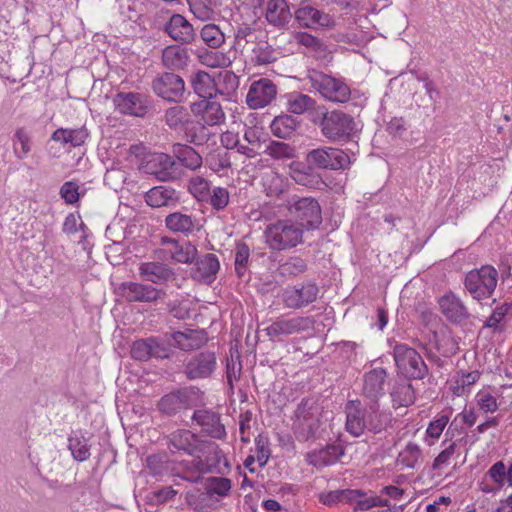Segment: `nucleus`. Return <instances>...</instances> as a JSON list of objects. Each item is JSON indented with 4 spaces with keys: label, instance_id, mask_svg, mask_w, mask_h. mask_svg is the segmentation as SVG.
<instances>
[{
    "label": "nucleus",
    "instance_id": "f257e3e1",
    "mask_svg": "<svg viewBox=\"0 0 512 512\" xmlns=\"http://www.w3.org/2000/svg\"><path fill=\"white\" fill-rule=\"evenodd\" d=\"M346 430L355 437L361 436L366 429L379 433L385 429L388 417L373 403L369 411L358 400H351L345 406Z\"/></svg>",
    "mask_w": 512,
    "mask_h": 512
},
{
    "label": "nucleus",
    "instance_id": "f03ea898",
    "mask_svg": "<svg viewBox=\"0 0 512 512\" xmlns=\"http://www.w3.org/2000/svg\"><path fill=\"white\" fill-rule=\"evenodd\" d=\"M266 245L277 251L296 247L302 243L303 228L289 219L277 220L267 225L264 230Z\"/></svg>",
    "mask_w": 512,
    "mask_h": 512
},
{
    "label": "nucleus",
    "instance_id": "7ed1b4c3",
    "mask_svg": "<svg viewBox=\"0 0 512 512\" xmlns=\"http://www.w3.org/2000/svg\"><path fill=\"white\" fill-rule=\"evenodd\" d=\"M318 123L322 135L330 141H341L350 138L355 130L353 117L340 110L324 111Z\"/></svg>",
    "mask_w": 512,
    "mask_h": 512
},
{
    "label": "nucleus",
    "instance_id": "20e7f679",
    "mask_svg": "<svg viewBox=\"0 0 512 512\" xmlns=\"http://www.w3.org/2000/svg\"><path fill=\"white\" fill-rule=\"evenodd\" d=\"M308 80L311 86L328 101L345 103L350 99V88L340 79L312 70L308 73Z\"/></svg>",
    "mask_w": 512,
    "mask_h": 512
},
{
    "label": "nucleus",
    "instance_id": "39448f33",
    "mask_svg": "<svg viewBox=\"0 0 512 512\" xmlns=\"http://www.w3.org/2000/svg\"><path fill=\"white\" fill-rule=\"evenodd\" d=\"M498 280L497 270L490 266H482L480 269L469 271L465 276V288L476 300L491 297Z\"/></svg>",
    "mask_w": 512,
    "mask_h": 512
},
{
    "label": "nucleus",
    "instance_id": "423d86ee",
    "mask_svg": "<svg viewBox=\"0 0 512 512\" xmlns=\"http://www.w3.org/2000/svg\"><path fill=\"white\" fill-rule=\"evenodd\" d=\"M321 407L312 399L303 400L295 411L293 429L303 440L314 436L320 427Z\"/></svg>",
    "mask_w": 512,
    "mask_h": 512
},
{
    "label": "nucleus",
    "instance_id": "0eeeda50",
    "mask_svg": "<svg viewBox=\"0 0 512 512\" xmlns=\"http://www.w3.org/2000/svg\"><path fill=\"white\" fill-rule=\"evenodd\" d=\"M286 208L294 216L301 228L312 229L317 227L321 221V208L316 199L312 197H290L286 202Z\"/></svg>",
    "mask_w": 512,
    "mask_h": 512
},
{
    "label": "nucleus",
    "instance_id": "6e6552de",
    "mask_svg": "<svg viewBox=\"0 0 512 512\" xmlns=\"http://www.w3.org/2000/svg\"><path fill=\"white\" fill-rule=\"evenodd\" d=\"M393 356L399 372L405 377L422 379L427 374L428 369L421 355L406 344H396Z\"/></svg>",
    "mask_w": 512,
    "mask_h": 512
},
{
    "label": "nucleus",
    "instance_id": "1a4fd4ad",
    "mask_svg": "<svg viewBox=\"0 0 512 512\" xmlns=\"http://www.w3.org/2000/svg\"><path fill=\"white\" fill-rule=\"evenodd\" d=\"M306 161L309 165L329 170L345 169L350 164L348 154L333 147H320L309 151Z\"/></svg>",
    "mask_w": 512,
    "mask_h": 512
},
{
    "label": "nucleus",
    "instance_id": "9d476101",
    "mask_svg": "<svg viewBox=\"0 0 512 512\" xmlns=\"http://www.w3.org/2000/svg\"><path fill=\"white\" fill-rule=\"evenodd\" d=\"M162 246L158 251V257L162 260L170 259L176 263L190 264L198 254L196 246L189 241L162 238Z\"/></svg>",
    "mask_w": 512,
    "mask_h": 512
},
{
    "label": "nucleus",
    "instance_id": "9b49d317",
    "mask_svg": "<svg viewBox=\"0 0 512 512\" xmlns=\"http://www.w3.org/2000/svg\"><path fill=\"white\" fill-rule=\"evenodd\" d=\"M117 293L128 302L154 303L163 299L165 292L149 284L139 282H123L117 288Z\"/></svg>",
    "mask_w": 512,
    "mask_h": 512
},
{
    "label": "nucleus",
    "instance_id": "f8f14e48",
    "mask_svg": "<svg viewBox=\"0 0 512 512\" xmlns=\"http://www.w3.org/2000/svg\"><path fill=\"white\" fill-rule=\"evenodd\" d=\"M504 486L512 488V462L506 466L503 461H498L485 474L480 489L484 493H493Z\"/></svg>",
    "mask_w": 512,
    "mask_h": 512
},
{
    "label": "nucleus",
    "instance_id": "ddd939ff",
    "mask_svg": "<svg viewBox=\"0 0 512 512\" xmlns=\"http://www.w3.org/2000/svg\"><path fill=\"white\" fill-rule=\"evenodd\" d=\"M153 91L167 101L178 102L184 95L183 79L174 73H163L154 79Z\"/></svg>",
    "mask_w": 512,
    "mask_h": 512
},
{
    "label": "nucleus",
    "instance_id": "4468645a",
    "mask_svg": "<svg viewBox=\"0 0 512 512\" xmlns=\"http://www.w3.org/2000/svg\"><path fill=\"white\" fill-rule=\"evenodd\" d=\"M173 158L166 153H150L140 165V169L149 175L155 176L161 181H167L173 177Z\"/></svg>",
    "mask_w": 512,
    "mask_h": 512
},
{
    "label": "nucleus",
    "instance_id": "2eb2a0df",
    "mask_svg": "<svg viewBox=\"0 0 512 512\" xmlns=\"http://www.w3.org/2000/svg\"><path fill=\"white\" fill-rule=\"evenodd\" d=\"M277 95L276 85L267 78L254 81L246 95V103L251 109H260L269 105Z\"/></svg>",
    "mask_w": 512,
    "mask_h": 512
},
{
    "label": "nucleus",
    "instance_id": "dca6fc26",
    "mask_svg": "<svg viewBox=\"0 0 512 512\" xmlns=\"http://www.w3.org/2000/svg\"><path fill=\"white\" fill-rule=\"evenodd\" d=\"M295 19L300 26L309 29H331L335 26V19L313 6L303 5L295 11Z\"/></svg>",
    "mask_w": 512,
    "mask_h": 512
},
{
    "label": "nucleus",
    "instance_id": "f3484780",
    "mask_svg": "<svg viewBox=\"0 0 512 512\" xmlns=\"http://www.w3.org/2000/svg\"><path fill=\"white\" fill-rule=\"evenodd\" d=\"M311 322L309 318L292 317L278 318L264 330L270 339H281L294 333H299L309 328Z\"/></svg>",
    "mask_w": 512,
    "mask_h": 512
},
{
    "label": "nucleus",
    "instance_id": "a211bd4d",
    "mask_svg": "<svg viewBox=\"0 0 512 512\" xmlns=\"http://www.w3.org/2000/svg\"><path fill=\"white\" fill-rule=\"evenodd\" d=\"M318 288L308 283L301 286L287 287L282 293V301L288 308L297 309L316 300Z\"/></svg>",
    "mask_w": 512,
    "mask_h": 512
},
{
    "label": "nucleus",
    "instance_id": "6ab92c4d",
    "mask_svg": "<svg viewBox=\"0 0 512 512\" xmlns=\"http://www.w3.org/2000/svg\"><path fill=\"white\" fill-rule=\"evenodd\" d=\"M114 104L120 113L136 117H143L148 110L145 97L139 93H118L114 97Z\"/></svg>",
    "mask_w": 512,
    "mask_h": 512
},
{
    "label": "nucleus",
    "instance_id": "aec40b11",
    "mask_svg": "<svg viewBox=\"0 0 512 512\" xmlns=\"http://www.w3.org/2000/svg\"><path fill=\"white\" fill-rule=\"evenodd\" d=\"M138 271L143 281L154 284H165L175 278L174 270L161 262H142L139 264Z\"/></svg>",
    "mask_w": 512,
    "mask_h": 512
},
{
    "label": "nucleus",
    "instance_id": "412c9836",
    "mask_svg": "<svg viewBox=\"0 0 512 512\" xmlns=\"http://www.w3.org/2000/svg\"><path fill=\"white\" fill-rule=\"evenodd\" d=\"M191 111L209 126L219 125L225 120V113L218 102L202 99L191 104Z\"/></svg>",
    "mask_w": 512,
    "mask_h": 512
},
{
    "label": "nucleus",
    "instance_id": "4be33fe9",
    "mask_svg": "<svg viewBox=\"0 0 512 512\" xmlns=\"http://www.w3.org/2000/svg\"><path fill=\"white\" fill-rule=\"evenodd\" d=\"M131 356L139 361H147L152 357L163 359L169 356V351L166 346L158 342L155 338H148L133 343Z\"/></svg>",
    "mask_w": 512,
    "mask_h": 512
},
{
    "label": "nucleus",
    "instance_id": "5701e85b",
    "mask_svg": "<svg viewBox=\"0 0 512 512\" xmlns=\"http://www.w3.org/2000/svg\"><path fill=\"white\" fill-rule=\"evenodd\" d=\"M440 310L452 322L462 323L469 317L468 310L461 299L452 292L444 294L439 299Z\"/></svg>",
    "mask_w": 512,
    "mask_h": 512
},
{
    "label": "nucleus",
    "instance_id": "b1692460",
    "mask_svg": "<svg viewBox=\"0 0 512 512\" xmlns=\"http://www.w3.org/2000/svg\"><path fill=\"white\" fill-rule=\"evenodd\" d=\"M165 31L174 41L180 43H191L196 36L192 24L180 14L171 16L166 24Z\"/></svg>",
    "mask_w": 512,
    "mask_h": 512
},
{
    "label": "nucleus",
    "instance_id": "393cba45",
    "mask_svg": "<svg viewBox=\"0 0 512 512\" xmlns=\"http://www.w3.org/2000/svg\"><path fill=\"white\" fill-rule=\"evenodd\" d=\"M216 367V357L213 352H203L196 355L186 366V374L190 379L210 376Z\"/></svg>",
    "mask_w": 512,
    "mask_h": 512
},
{
    "label": "nucleus",
    "instance_id": "a878e982",
    "mask_svg": "<svg viewBox=\"0 0 512 512\" xmlns=\"http://www.w3.org/2000/svg\"><path fill=\"white\" fill-rule=\"evenodd\" d=\"M89 136V130L83 125L74 128H58L52 133L51 140L75 148L84 145Z\"/></svg>",
    "mask_w": 512,
    "mask_h": 512
},
{
    "label": "nucleus",
    "instance_id": "bb28decb",
    "mask_svg": "<svg viewBox=\"0 0 512 512\" xmlns=\"http://www.w3.org/2000/svg\"><path fill=\"white\" fill-rule=\"evenodd\" d=\"M386 371L375 368L364 375L363 394L376 403L385 394Z\"/></svg>",
    "mask_w": 512,
    "mask_h": 512
},
{
    "label": "nucleus",
    "instance_id": "cd10ccee",
    "mask_svg": "<svg viewBox=\"0 0 512 512\" xmlns=\"http://www.w3.org/2000/svg\"><path fill=\"white\" fill-rule=\"evenodd\" d=\"M192 419L213 438L221 439L226 435L225 427L220 423V417L217 413L202 409L196 410Z\"/></svg>",
    "mask_w": 512,
    "mask_h": 512
},
{
    "label": "nucleus",
    "instance_id": "c85d7f7f",
    "mask_svg": "<svg viewBox=\"0 0 512 512\" xmlns=\"http://www.w3.org/2000/svg\"><path fill=\"white\" fill-rule=\"evenodd\" d=\"M172 345L189 351L202 347L207 342V335L203 330L176 331L171 334Z\"/></svg>",
    "mask_w": 512,
    "mask_h": 512
},
{
    "label": "nucleus",
    "instance_id": "c756f323",
    "mask_svg": "<svg viewBox=\"0 0 512 512\" xmlns=\"http://www.w3.org/2000/svg\"><path fill=\"white\" fill-rule=\"evenodd\" d=\"M311 166H306L300 162H293L290 164V176L300 185L319 189L324 185V182Z\"/></svg>",
    "mask_w": 512,
    "mask_h": 512
},
{
    "label": "nucleus",
    "instance_id": "7c9ffc66",
    "mask_svg": "<svg viewBox=\"0 0 512 512\" xmlns=\"http://www.w3.org/2000/svg\"><path fill=\"white\" fill-rule=\"evenodd\" d=\"M292 15L285 0H268L265 8V18L270 25L284 27Z\"/></svg>",
    "mask_w": 512,
    "mask_h": 512
},
{
    "label": "nucleus",
    "instance_id": "2f4dec72",
    "mask_svg": "<svg viewBox=\"0 0 512 512\" xmlns=\"http://www.w3.org/2000/svg\"><path fill=\"white\" fill-rule=\"evenodd\" d=\"M219 261L216 255L206 254L195 264L191 275L197 281L211 282L219 270Z\"/></svg>",
    "mask_w": 512,
    "mask_h": 512
},
{
    "label": "nucleus",
    "instance_id": "473e14b6",
    "mask_svg": "<svg viewBox=\"0 0 512 512\" xmlns=\"http://www.w3.org/2000/svg\"><path fill=\"white\" fill-rule=\"evenodd\" d=\"M170 445L177 451L193 454L200 449L201 441L189 430H177L171 433Z\"/></svg>",
    "mask_w": 512,
    "mask_h": 512
},
{
    "label": "nucleus",
    "instance_id": "72a5a7b5",
    "mask_svg": "<svg viewBox=\"0 0 512 512\" xmlns=\"http://www.w3.org/2000/svg\"><path fill=\"white\" fill-rule=\"evenodd\" d=\"M146 203L154 208L176 204L178 197L174 189L167 186H156L145 194Z\"/></svg>",
    "mask_w": 512,
    "mask_h": 512
},
{
    "label": "nucleus",
    "instance_id": "f704fd0d",
    "mask_svg": "<svg viewBox=\"0 0 512 512\" xmlns=\"http://www.w3.org/2000/svg\"><path fill=\"white\" fill-rule=\"evenodd\" d=\"M165 225L172 232L187 235L195 230L197 220L191 214L174 212L166 216Z\"/></svg>",
    "mask_w": 512,
    "mask_h": 512
},
{
    "label": "nucleus",
    "instance_id": "c9c22d12",
    "mask_svg": "<svg viewBox=\"0 0 512 512\" xmlns=\"http://www.w3.org/2000/svg\"><path fill=\"white\" fill-rule=\"evenodd\" d=\"M343 454V449L339 445H329L318 451L309 453L307 461L315 467L331 465L338 461Z\"/></svg>",
    "mask_w": 512,
    "mask_h": 512
},
{
    "label": "nucleus",
    "instance_id": "e433bc0d",
    "mask_svg": "<svg viewBox=\"0 0 512 512\" xmlns=\"http://www.w3.org/2000/svg\"><path fill=\"white\" fill-rule=\"evenodd\" d=\"M191 84L195 93L203 99L213 97L219 90L216 81L204 71L196 72L191 79Z\"/></svg>",
    "mask_w": 512,
    "mask_h": 512
},
{
    "label": "nucleus",
    "instance_id": "4c0bfd02",
    "mask_svg": "<svg viewBox=\"0 0 512 512\" xmlns=\"http://www.w3.org/2000/svg\"><path fill=\"white\" fill-rule=\"evenodd\" d=\"M189 61V54L186 48L171 45L166 47L162 53L163 64L170 69L184 68Z\"/></svg>",
    "mask_w": 512,
    "mask_h": 512
},
{
    "label": "nucleus",
    "instance_id": "58836bf2",
    "mask_svg": "<svg viewBox=\"0 0 512 512\" xmlns=\"http://www.w3.org/2000/svg\"><path fill=\"white\" fill-rule=\"evenodd\" d=\"M286 98L287 111L296 115H301L313 109L316 105V101L313 98L300 92L290 93Z\"/></svg>",
    "mask_w": 512,
    "mask_h": 512
},
{
    "label": "nucleus",
    "instance_id": "ea45409f",
    "mask_svg": "<svg viewBox=\"0 0 512 512\" xmlns=\"http://www.w3.org/2000/svg\"><path fill=\"white\" fill-rule=\"evenodd\" d=\"M264 133L258 127H248L244 132V139L248 145H240L239 152L252 158L256 155V149L260 148Z\"/></svg>",
    "mask_w": 512,
    "mask_h": 512
},
{
    "label": "nucleus",
    "instance_id": "a19ab883",
    "mask_svg": "<svg viewBox=\"0 0 512 512\" xmlns=\"http://www.w3.org/2000/svg\"><path fill=\"white\" fill-rule=\"evenodd\" d=\"M173 153L185 167L190 169H196L202 164L201 156L190 146L175 144Z\"/></svg>",
    "mask_w": 512,
    "mask_h": 512
},
{
    "label": "nucleus",
    "instance_id": "79ce46f5",
    "mask_svg": "<svg viewBox=\"0 0 512 512\" xmlns=\"http://www.w3.org/2000/svg\"><path fill=\"white\" fill-rule=\"evenodd\" d=\"M262 183L268 196H279L287 188L286 179L273 170L263 175Z\"/></svg>",
    "mask_w": 512,
    "mask_h": 512
},
{
    "label": "nucleus",
    "instance_id": "37998d69",
    "mask_svg": "<svg viewBox=\"0 0 512 512\" xmlns=\"http://www.w3.org/2000/svg\"><path fill=\"white\" fill-rule=\"evenodd\" d=\"M475 400L479 410L483 413H495L505 404L503 399H498V397L488 389L480 390L476 394Z\"/></svg>",
    "mask_w": 512,
    "mask_h": 512
},
{
    "label": "nucleus",
    "instance_id": "c03bdc74",
    "mask_svg": "<svg viewBox=\"0 0 512 512\" xmlns=\"http://www.w3.org/2000/svg\"><path fill=\"white\" fill-rule=\"evenodd\" d=\"M32 142L29 132L25 128H18L14 133L13 152L17 159L23 160L31 152Z\"/></svg>",
    "mask_w": 512,
    "mask_h": 512
},
{
    "label": "nucleus",
    "instance_id": "a18cd8bd",
    "mask_svg": "<svg viewBox=\"0 0 512 512\" xmlns=\"http://www.w3.org/2000/svg\"><path fill=\"white\" fill-rule=\"evenodd\" d=\"M479 377L478 371L457 375L451 384V391L456 396H464L470 392L471 386L479 380Z\"/></svg>",
    "mask_w": 512,
    "mask_h": 512
},
{
    "label": "nucleus",
    "instance_id": "49530a36",
    "mask_svg": "<svg viewBox=\"0 0 512 512\" xmlns=\"http://www.w3.org/2000/svg\"><path fill=\"white\" fill-rule=\"evenodd\" d=\"M232 482L225 477H209L205 481L207 496L227 497L230 494Z\"/></svg>",
    "mask_w": 512,
    "mask_h": 512
},
{
    "label": "nucleus",
    "instance_id": "de8ad7c7",
    "mask_svg": "<svg viewBox=\"0 0 512 512\" xmlns=\"http://www.w3.org/2000/svg\"><path fill=\"white\" fill-rule=\"evenodd\" d=\"M422 456L419 445L408 442L405 448L399 453L397 462L405 468L413 469L418 464Z\"/></svg>",
    "mask_w": 512,
    "mask_h": 512
},
{
    "label": "nucleus",
    "instance_id": "09e8293b",
    "mask_svg": "<svg viewBox=\"0 0 512 512\" xmlns=\"http://www.w3.org/2000/svg\"><path fill=\"white\" fill-rule=\"evenodd\" d=\"M391 396L394 406L396 407H407L411 405L415 399L414 390L407 382L397 384L394 387Z\"/></svg>",
    "mask_w": 512,
    "mask_h": 512
},
{
    "label": "nucleus",
    "instance_id": "8fccbe9b",
    "mask_svg": "<svg viewBox=\"0 0 512 512\" xmlns=\"http://www.w3.org/2000/svg\"><path fill=\"white\" fill-rule=\"evenodd\" d=\"M200 37L210 48L216 49L225 43V35L215 24H206L200 31Z\"/></svg>",
    "mask_w": 512,
    "mask_h": 512
},
{
    "label": "nucleus",
    "instance_id": "3c124183",
    "mask_svg": "<svg viewBox=\"0 0 512 512\" xmlns=\"http://www.w3.org/2000/svg\"><path fill=\"white\" fill-rule=\"evenodd\" d=\"M297 121L290 115H280L272 121L271 129L279 138L288 137L296 128Z\"/></svg>",
    "mask_w": 512,
    "mask_h": 512
},
{
    "label": "nucleus",
    "instance_id": "603ef678",
    "mask_svg": "<svg viewBox=\"0 0 512 512\" xmlns=\"http://www.w3.org/2000/svg\"><path fill=\"white\" fill-rule=\"evenodd\" d=\"M358 496H360L359 490H338L321 494L320 501L324 505L331 506L339 502L351 503Z\"/></svg>",
    "mask_w": 512,
    "mask_h": 512
},
{
    "label": "nucleus",
    "instance_id": "864d4df0",
    "mask_svg": "<svg viewBox=\"0 0 512 512\" xmlns=\"http://www.w3.org/2000/svg\"><path fill=\"white\" fill-rule=\"evenodd\" d=\"M201 64L211 68H224L231 65V59L220 51H206L199 55Z\"/></svg>",
    "mask_w": 512,
    "mask_h": 512
},
{
    "label": "nucleus",
    "instance_id": "5fc2aeb1",
    "mask_svg": "<svg viewBox=\"0 0 512 512\" xmlns=\"http://www.w3.org/2000/svg\"><path fill=\"white\" fill-rule=\"evenodd\" d=\"M188 111L183 106H173L165 112V122L170 128H182L188 121Z\"/></svg>",
    "mask_w": 512,
    "mask_h": 512
},
{
    "label": "nucleus",
    "instance_id": "6e6d98bb",
    "mask_svg": "<svg viewBox=\"0 0 512 512\" xmlns=\"http://www.w3.org/2000/svg\"><path fill=\"white\" fill-rule=\"evenodd\" d=\"M265 153L277 160L293 158L295 150L289 144L279 141H273L265 148Z\"/></svg>",
    "mask_w": 512,
    "mask_h": 512
},
{
    "label": "nucleus",
    "instance_id": "4d7b16f0",
    "mask_svg": "<svg viewBox=\"0 0 512 512\" xmlns=\"http://www.w3.org/2000/svg\"><path fill=\"white\" fill-rule=\"evenodd\" d=\"M190 11L199 20L206 21L213 18L214 10L210 0H187Z\"/></svg>",
    "mask_w": 512,
    "mask_h": 512
},
{
    "label": "nucleus",
    "instance_id": "13d9d810",
    "mask_svg": "<svg viewBox=\"0 0 512 512\" xmlns=\"http://www.w3.org/2000/svg\"><path fill=\"white\" fill-rule=\"evenodd\" d=\"M219 94H230L234 92L239 84L238 77L231 71H223L218 75V82H216Z\"/></svg>",
    "mask_w": 512,
    "mask_h": 512
},
{
    "label": "nucleus",
    "instance_id": "bf43d9fd",
    "mask_svg": "<svg viewBox=\"0 0 512 512\" xmlns=\"http://www.w3.org/2000/svg\"><path fill=\"white\" fill-rule=\"evenodd\" d=\"M293 40L295 43L306 47L310 51H324V44L322 41L307 32H295L293 34Z\"/></svg>",
    "mask_w": 512,
    "mask_h": 512
},
{
    "label": "nucleus",
    "instance_id": "052dcab7",
    "mask_svg": "<svg viewBox=\"0 0 512 512\" xmlns=\"http://www.w3.org/2000/svg\"><path fill=\"white\" fill-rule=\"evenodd\" d=\"M69 449L77 461H85L90 456V449L86 439L83 437L69 438Z\"/></svg>",
    "mask_w": 512,
    "mask_h": 512
},
{
    "label": "nucleus",
    "instance_id": "680f3d73",
    "mask_svg": "<svg viewBox=\"0 0 512 512\" xmlns=\"http://www.w3.org/2000/svg\"><path fill=\"white\" fill-rule=\"evenodd\" d=\"M79 185L75 181H67L60 187V197L66 204L74 205L80 199Z\"/></svg>",
    "mask_w": 512,
    "mask_h": 512
},
{
    "label": "nucleus",
    "instance_id": "e2e57ef3",
    "mask_svg": "<svg viewBox=\"0 0 512 512\" xmlns=\"http://www.w3.org/2000/svg\"><path fill=\"white\" fill-rule=\"evenodd\" d=\"M448 422H449L448 416L441 415L429 423L427 430H426L427 438L432 439V441L426 440L429 445H432L434 443V441L437 440L441 436V434H442L443 430L445 429L446 425L448 424Z\"/></svg>",
    "mask_w": 512,
    "mask_h": 512
},
{
    "label": "nucleus",
    "instance_id": "0e129e2a",
    "mask_svg": "<svg viewBox=\"0 0 512 512\" xmlns=\"http://www.w3.org/2000/svg\"><path fill=\"white\" fill-rule=\"evenodd\" d=\"M182 406L179 395L171 393L161 398L158 407L161 412L171 415L177 412Z\"/></svg>",
    "mask_w": 512,
    "mask_h": 512
},
{
    "label": "nucleus",
    "instance_id": "69168bd1",
    "mask_svg": "<svg viewBox=\"0 0 512 512\" xmlns=\"http://www.w3.org/2000/svg\"><path fill=\"white\" fill-rule=\"evenodd\" d=\"M208 471V466L200 457L194 458L185 466V472L190 475L187 479L191 482H196L202 474H205Z\"/></svg>",
    "mask_w": 512,
    "mask_h": 512
},
{
    "label": "nucleus",
    "instance_id": "338daca9",
    "mask_svg": "<svg viewBox=\"0 0 512 512\" xmlns=\"http://www.w3.org/2000/svg\"><path fill=\"white\" fill-rule=\"evenodd\" d=\"M189 191L198 200H204L209 194V184L201 177H194L189 181Z\"/></svg>",
    "mask_w": 512,
    "mask_h": 512
},
{
    "label": "nucleus",
    "instance_id": "774afa93",
    "mask_svg": "<svg viewBox=\"0 0 512 512\" xmlns=\"http://www.w3.org/2000/svg\"><path fill=\"white\" fill-rule=\"evenodd\" d=\"M253 52L254 61L259 65H266L276 60L274 50L267 44L259 45Z\"/></svg>",
    "mask_w": 512,
    "mask_h": 512
}]
</instances>
